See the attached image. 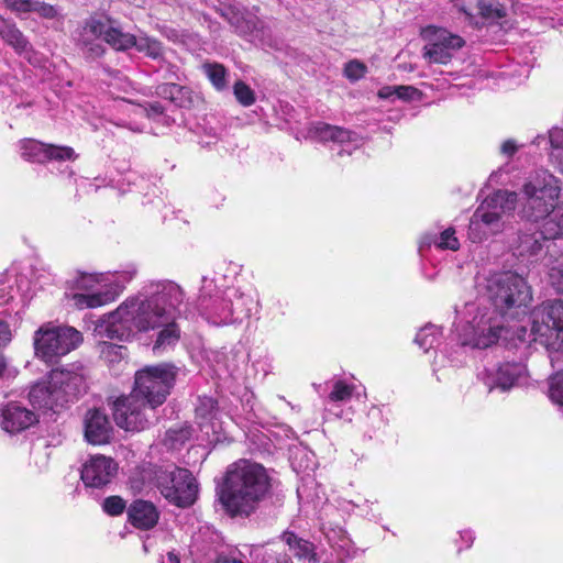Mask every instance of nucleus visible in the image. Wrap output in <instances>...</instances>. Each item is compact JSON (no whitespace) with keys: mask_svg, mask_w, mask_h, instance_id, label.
<instances>
[{"mask_svg":"<svg viewBox=\"0 0 563 563\" xmlns=\"http://www.w3.org/2000/svg\"><path fill=\"white\" fill-rule=\"evenodd\" d=\"M273 478L257 462L240 459L229 464L217 485V498L230 518H249L272 495Z\"/></svg>","mask_w":563,"mask_h":563,"instance_id":"f257e3e1","label":"nucleus"},{"mask_svg":"<svg viewBox=\"0 0 563 563\" xmlns=\"http://www.w3.org/2000/svg\"><path fill=\"white\" fill-rule=\"evenodd\" d=\"M86 388L81 368L53 369L48 380L32 386L29 398L34 408L57 412L66 404L74 401Z\"/></svg>","mask_w":563,"mask_h":563,"instance_id":"f03ea898","label":"nucleus"},{"mask_svg":"<svg viewBox=\"0 0 563 563\" xmlns=\"http://www.w3.org/2000/svg\"><path fill=\"white\" fill-rule=\"evenodd\" d=\"M100 41L117 51H126L136 44L135 36L123 32L113 20L106 16H90L77 31L76 42L86 57L96 59L106 52Z\"/></svg>","mask_w":563,"mask_h":563,"instance_id":"7ed1b4c3","label":"nucleus"},{"mask_svg":"<svg viewBox=\"0 0 563 563\" xmlns=\"http://www.w3.org/2000/svg\"><path fill=\"white\" fill-rule=\"evenodd\" d=\"M145 479L174 506L188 508L197 500L198 484L187 468L178 466L165 468L151 464L146 468L143 467V483Z\"/></svg>","mask_w":563,"mask_h":563,"instance_id":"20e7f679","label":"nucleus"},{"mask_svg":"<svg viewBox=\"0 0 563 563\" xmlns=\"http://www.w3.org/2000/svg\"><path fill=\"white\" fill-rule=\"evenodd\" d=\"M82 342V334L73 327L45 323L34 333L35 355L47 364L75 350Z\"/></svg>","mask_w":563,"mask_h":563,"instance_id":"39448f33","label":"nucleus"},{"mask_svg":"<svg viewBox=\"0 0 563 563\" xmlns=\"http://www.w3.org/2000/svg\"><path fill=\"white\" fill-rule=\"evenodd\" d=\"M487 291L493 306L501 314L527 307L532 300L531 287L522 276L514 272L497 275L490 280Z\"/></svg>","mask_w":563,"mask_h":563,"instance_id":"423d86ee","label":"nucleus"},{"mask_svg":"<svg viewBox=\"0 0 563 563\" xmlns=\"http://www.w3.org/2000/svg\"><path fill=\"white\" fill-rule=\"evenodd\" d=\"M141 331V300L131 297L115 311L99 319L93 328L96 336L125 341Z\"/></svg>","mask_w":563,"mask_h":563,"instance_id":"0eeeda50","label":"nucleus"},{"mask_svg":"<svg viewBox=\"0 0 563 563\" xmlns=\"http://www.w3.org/2000/svg\"><path fill=\"white\" fill-rule=\"evenodd\" d=\"M561 191L560 181L548 172H539L523 185V194L527 198L526 211L528 216L538 221H545L556 206Z\"/></svg>","mask_w":563,"mask_h":563,"instance_id":"6e6552de","label":"nucleus"},{"mask_svg":"<svg viewBox=\"0 0 563 563\" xmlns=\"http://www.w3.org/2000/svg\"><path fill=\"white\" fill-rule=\"evenodd\" d=\"M531 332L548 350L563 352V300L547 301L536 309Z\"/></svg>","mask_w":563,"mask_h":563,"instance_id":"1a4fd4ad","label":"nucleus"},{"mask_svg":"<svg viewBox=\"0 0 563 563\" xmlns=\"http://www.w3.org/2000/svg\"><path fill=\"white\" fill-rule=\"evenodd\" d=\"M177 367L172 363L143 366V400L153 409L162 406L173 389Z\"/></svg>","mask_w":563,"mask_h":563,"instance_id":"9d476101","label":"nucleus"},{"mask_svg":"<svg viewBox=\"0 0 563 563\" xmlns=\"http://www.w3.org/2000/svg\"><path fill=\"white\" fill-rule=\"evenodd\" d=\"M71 301L78 309H93L104 306L115 298L103 274H80L74 282Z\"/></svg>","mask_w":563,"mask_h":563,"instance_id":"9b49d317","label":"nucleus"},{"mask_svg":"<svg viewBox=\"0 0 563 563\" xmlns=\"http://www.w3.org/2000/svg\"><path fill=\"white\" fill-rule=\"evenodd\" d=\"M420 36L427 42L423 47V57L435 64H449L453 57V52L465 45V41L460 35L452 34L446 29L435 25L422 27Z\"/></svg>","mask_w":563,"mask_h":563,"instance_id":"f8f14e48","label":"nucleus"},{"mask_svg":"<svg viewBox=\"0 0 563 563\" xmlns=\"http://www.w3.org/2000/svg\"><path fill=\"white\" fill-rule=\"evenodd\" d=\"M134 388L128 396H121L113 402V419L125 431H139L141 423V369L134 374Z\"/></svg>","mask_w":563,"mask_h":563,"instance_id":"ddd939ff","label":"nucleus"},{"mask_svg":"<svg viewBox=\"0 0 563 563\" xmlns=\"http://www.w3.org/2000/svg\"><path fill=\"white\" fill-rule=\"evenodd\" d=\"M18 148L23 159L30 163L43 164L47 161H74L77 155L69 146L45 144L34 139H23L18 142Z\"/></svg>","mask_w":563,"mask_h":563,"instance_id":"4468645a","label":"nucleus"},{"mask_svg":"<svg viewBox=\"0 0 563 563\" xmlns=\"http://www.w3.org/2000/svg\"><path fill=\"white\" fill-rule=\"evenodd\" d=\"M118 473V463L110 456H89L80 470V478L86 487L101 489L109 485Z\"/></svg>","mask_w":563,"mask_h":563,"instance_id":"2eb2a0df","label":"nucleus"},{"mask_svg":"<svg viewBox=\"0 0 563 563\" xmlns=\"http://www.w3.org/2000/svg\"><path fill=\"white\" fill-rule=\"evenodd\" d=\"M148 329L157 330L156 339L152 345V352L155 356L174 349L181 339V329L175 317L144 319L143 331Z\"/></svg>","mask_w":563,"mask_h":563,"instance_id":"dca6fc26","label":"nucleus"},{"mask_svg":"<svg viewBox=\"0 0 563 563\" xmlns=\"http://www.w3.org/2000/svg\"><path fill=\"white\" fill-rule=\"evenodd\" d=\"M36 415L25 407L10 402L0 410V423L8 433H18L34 424Z\"/></svg>","mask_w":563,"mask_h":563,"instance_id":"f3484780","label":"nucleus"},{"mask_svg":"<svg viewBox=\"0 0 563 563\" xmlns=\"http://www.w3.org/2000/svg\"><path fill=\"white\" fill-rule=\"evenodd\" d=\"M112 426L102 411L89 410L85 417V438L93 445L109 443L112 437Z\"/></svg>","mask_w":563,"mask_h":563,"instance_id":"a211bd4d","label":"nucleus"},{"mask_svg":"<svg viewBox=\"0 0 563 563\" xmlns=\"http://www.w3.org/2000/svg\"><path fill=\"white\" fill-rule=\"evenodd\" d=\"M547 228L548 223L543 221L539 228L530 227L522 231L518 236L517 254L522 257L539 255L542 252L544 242L556 239V236H550L547 233Z\"/></svg>","mask_w":563,"mask_h":563,"instance_id":"6ab92c4d","label":"nucleus"},{"mask_svg":"<svg viewBox=\"0 0 563 563\" xmlns=\"http://www.w3.org/2000/svg\"><path fill=\"white\" fill-rule=\"evenodd\" d=\"M155 291L146 299V318H169L173 317L167 307L173 306V297L179 294L178 288L173 284H157Z\"/></svg>","mask_w":563,"mask_h":563,"instance_id":"aec40b11","label":"nucleus"},{"mask_svg":"<svg viewBox=\"0 0 563 563\" xmlns=\"http://www.w3.org/2000/svg\"><path fill=\"white\" fill-rule=\"evenodd\" d=\"M155 93L179 108H190L194 104L192 91L185 86L165 82L156 87Z\"/></svg>","mask_w":563,"mask_h":563,"instance_id":"412c9836","label":"nucleus"},{"mask_svg":"<svg viewBox=\"0 0 563 563\" xmlns=\"http://www.w3.org/2000/svg\"><path fill=\"white\" fill-rule=\"evenodd\" d=\"M219 402L210 396H199L195 407V420L200 429H203L217 418Z\"/></svg>","mask_w":563,"mask_h":563,"instance_id":"4be33fe9","label":"nucleus"},{"mask_svg":"<svg viewBox=\"0 0 563 563\" xmlns=\"http://www.w3.org/2000/svg\"><path fill=\"white\" fill-rule=\"evenodd\" d=\"M0 37L18 54L27 53L31 49V45L26 37L16 27V25L9 20L0 30Z\"/></svg>","mask_w":563,"mask_h":563,"instance_id":"5701e85b","label":"nucleus"},{"mask_svg":"<svg viewBox=\"0 0 563 563\" xmlns=\"http://www.w3.org/2000/svg\"><path fill=\"white\" fill-rule=\"evenodd\" d=\"M312 131L314 135L323 142L332 141L344 143L351 141V132L338 125L318 122L313 125Z\"/></svg>","mask_w":563,"mask_h":563,"instance_id":"b1692460","label":"nucleus"},{"mask_svg":"<svg viewBox=\"0 0 563 563\" xmlns=\"http://www.w3.org/2000/svg\"><path fill=\"white\" fill-rule=\"evenodd\" d=\"M284 541L289 545L290 550L294 551L295 556L298 559H305L317 562L314 547L311 542L297 537L294 532H285Z\"/></svg>","mask_w":563,"mask_h":563,"instance_id":"393cba45","label":"nucleus"},{"mask_svg":"<svg viewBox=\"0 0 563 563\" xmlns=\"http://www.w3.org/2000/svg\"><path fill=\"white\" fill-rule=\"evenodd\" d=\"M477 14L490 23L507 16V8L498 0H477Z\"/></svg>","mask_w":563,"mask_h":563,"instance_id":"a878e982","label":"nucleus"},{"mask_svg":"<svg viewBox=\"0 0 563 563\" xmlns=\"http://www.w3.org/2000/svg\"><path fill=\"white\" fill-rule=\"evenodd\" d=\"M551 145L550 159L553 166L563 174V129L554 128L549 133Z\"/></svg>","mask_w":563,"mask_h":563,"instance_id":"bb28decb","label":"nucleus"},{"mask_svg":"<svg viewBox=\"0 0 563 563\" xmlns=\"http://www.w3.org/2000/svg\"><path fill=\"white\" fill-rule=\"evenodd\" d=\"M101 360L109 365H114L124 360L126 349L123 345L101 341L97 345Z\"/></svg>","mask_w":563,"mask_h":563,"instance_id":"cd10ccee","label":"nucleus"},{"mask_svg":"<svg viewBox=\"0 0 563 563\" xmlns=\"http://www.w3.org/2000/svg\"><path fill=\"white\" fill-rule=\"evenodd\" d=\"M545 222L548 223L547 233L550 236L563 238V200L556 202L553 213Z\"/></svg>","mask_w":563,"mask_h":563,"instance_id":"c85d7f7f","label":"nucleus"},{"mask_svg":"<svg viewBox=\"0 0 563 563\" xmlns=\"http://www.w3.org/2000/svg\"><path fill=\"white\" fill-rule=\"evenodd\" d=\"M355 391V386L347 384L342 379L333 384V388L329 394V400L332 402L347 401L352 398Z\"/></svg>","mask_w":563,"mask_h":563,"instance_id":"c756f323","label":"nucleus"},{"mask_svg":"<svg viewBox=\"0 0 563 563\" xmlns=\"http://www.w3.org/2000/svg\"><path fill=\"white\" fill-rule=\"evenodd\" d=\"M516 367L509 363L503 364L497 369L496 383L504 390L510 388L517 380Z\"/></svg>","mask_w":563,"mask_h":563,"instance_id":"7c9ffc66","label":"nucleus"},{"mask_svg":"<svg viewBox=\"0 0 563 563\" xmlns=\"http://www.w3.org/2000/svg\"><path fill=\"white\" fill-rule=\"evenodd\" d=\"M194 429L190 424H184L179 428L169 429L166 432V439L172 448H177L190 440Z\"/></svg>","mask_w":563,"mask_h":563,"instance_id":"2f4dec72","label":"nucleus"},{"mask_svg":"<svg viewBox=\"0 0 563 563\" xmlns=\"http://www.w3.org/2000/svg\"><path fill=\"white\" fill-rule=\"evenodd\" d=\"M206 73L212 85L222 90L225 87L227 69L222 64L213 63L205 65Z\"/></svg>","mask_w":563,"mask_h":563,"instance_id":"473e14b6","label":"nucleus"},{"mask_svg":"<svg viewBox=\"0 0 563 563\" xmlns=\"http://www.w3.org/2000/svg\"><path fill=\"white\" fill-rule=\"evenodd\" d=\"M233 93L238 102L243 107H251L256 98L252 88L242 80H238L233 86Z\"/></svg>","mask_w":563,"mask_h":563,"instance_id":"72a5a7b5","label":"nucleus"},{"mask_svg":"<svg viewBox=\"0 0 563 563\" xmlns=\"http://www.w3.org/2000/svg\"><path fill=\"white\" fill-rule=\"evenodd\" d=\"M504 331V327L495 325L489 327L487 330L483 331L482 334L478 335L475 342V346L479 349H486L497 343L501 332Z\"/></svg>","mask_w":563,"mask_h":563,"instance_id":"f704fd0d","label":"nucleus"},{"mask_svg":"<svg viewBox=\"0 0 563 563\" xmlns=\"http://www.w3.org/2000/svg\"><path fill=\"white\" fill-rule=\"evenodd\" d=\"M257 563H294L290 555L285 551L263 549L257 554Z\"/></svg>","mask_w":563,"mask_h":563,"instance_id":"c9c22d12","label":"nucleus"},{"mask_svg":"<svg viewBox=\"0 0 563 563\" xmlns=\"http://www.w3.org/2000/svg\"><path fill=\"white\" fill-rule=\"evenodd\" d=\"M343 74L350 81H357L367 74V66L358 59H351L344 65Z\"/></svg>","mask_w":563,"mask_h":563,"instance_id":"e433bc0d","label":"nucleus"},{"mask_svg":"<svg viewBox=\"0 0 563 563\" xmlns=\"http://www.w3.org/2000/svg\"><path fill=\"white\" fill-rule=\"evenodd\" d=\"M549 397L555 404L563 406V371H559L551 376Z\"/></svg>","mask_w":563,"mask_h":563,"instance_id":"4c0bfd02","label":"nucleus"},{"mask_svg":"<svg viewBox=\"0 0 563 563\" xmlns=\"http://www.w3.org/2000/svg\"><path fill=\"white\" fill-rule=\"evenodd\" d=\"M102 510L112 517L120 516L126 508V501L120 496H109L102 501Z\"/></svg>","mask_w":563,"mask_h":563,"instance_id":"58836bf2","label":"nucleus"},{"mask_svg":"<svg viewBox=\"0 0 563 563\" xmlns=\"http://www.w3.org/2000/svg\"><path fill=\"white\" fill-rule=\"evenodd\" d=\"M433 243L441 250L457 251L460 249V242L453 228L445 229L440 234L439 240L433 241Z\"/></svg>","mask_w":563,"mask_h":563,"instance_id":"ea45409f","label":"nucleus"},{"mask_svg":"<svg viewBox=\"0 0 563 563\" xmlns=\"http://www.w3.org/2000/svg\"><path fill=\"white\" fill-rule=\"evenodd\" d=\"M159 520V511L151 501L143 500V530L154 528Z\"/></svg>","mask_w":563,"mask_h":563,"instance_id":"a19ab883","label":"nucleus"},{"mask_svg":"<svg viewBox=\"0 0 563 563\" xmlns=\"http://www.w3.org/2000/svg\"><path fill=\"white\" fill-rule=\"evenodd\" d=\"M501 218V212L499 211H485L483 208H478L473 218H472V224L482 222L486 225H492L495 223H498Z\"/></svg>","mask_w":563,"mask_h":563,"instance_id":"79ce46f5","label":"nucleus"},{"mask_svg":"<svg viewBox=\"0 0 563 563\" xmlns=\"http://www.w3.org/2000/svg\"><path fill=\"white\" fill-rule=\"evenodd\" d=\"M5 7L16 14L32 12L34 0H3Z\"/></svg>","mask_w":563,"mask_h":563,"instance_id":"37998d69","label":"nucleus"},{"mask_svg":"<svg viewBox=\"0 0 563 563\" xmlns=\"http://www.w3.org/2000/svg\"><path fill=\"white\" fill-rule=\"evenodd\" d=\"M128 523L141 529V499H135L128 508Z\"/></svg>","mask_w":563,"mask_h":563,"instance_id":"c03bdc74","label":"nucleus"},{"mask_svg":"<svg viewBox=\"0 0 563 563\" xmlns=\"http://www.w3.org/2000/svg\"><path fill=\"white\" fill-rule=\"evenodd\" d=\"M143 51H145L147 56L155 59L163 55V46L161 42L148 37H143Z\"/></svg>","mask_w":563,"mask_h":563,"instance_id":"a18cd8bd","label":"nucleus"},{"mask_svg":"<svg viewBox=\"0 0 563 563\" xmlns=\"http://www.w3.org/2000/svg\"><path fill=\"white\" fill-rule=\"evenodd\" d=\"M32 12L45 19H54L58 15V10L55 7L40 1L34 2Z\"/></svg>","mask_w":563,"mask_h":563,"instance_id":"49530a36","label":"nucleus"},{"mask_svg":"<svg viewBox=\"0 0 563 563\" xmlns=\"http://www.w3.org/2000/svg\"><path fill=\"white\" fill-rule=\"evenodd\" d=\"M394 91L398 99L410 100L418 92V89L412 86H397L394 87Z\"/></svg>","mask_w":563,"mask_h":563,"instance_id":"de8ad7c7","label":"nucleus"},{"mask_svg":"<svg viewBox=\"0 0 563 563\" xmlns=\"http://www.w3.org/2000/svg\"><path fill=\"white\" fill-rule=\"evenodd\" d=\"M11 341V331L9 325L0 320V349L5 346Z\"/></svg>","mask_w":563,"mask_h":563,"instance_id":"09e8293b","label":"nucleus"},{"mask_svg":"<svg viewBox=\"0 0 563 563\" xmlns=\"http://www.w3.org/2000/svg\"><path fill=\"white\" fill-rule=\"evenodd\" d=\"M145 110H146V115L148 118L161 117L164 114V111H165L164 107L158 101L148 103V107L145 108Z\"/></svg>","mask_w":563,"mask_h":563,"instance_id":"8fccbe9b","label":"nucleus"},{"mask_svg":"<svg viewBox=\"0 0 563 563\" xmlns=\"http://www.w3.org/2000/svg\"><path fill=\"white\" fill-rule=\"evenodd\" d=\"M501 152L507 156H512L517 152V145L514 141L507 140L501 145Z\"/></svg>","mask_w":563,"mask_h":563,"instance_id":"3c124183","label":"nucleus"},{"mask_svg":"<svg viewBox=\"0 0 563 563\" xmlns=\"http://www.w3.org/2000/svg\"><path fill=\"white\" fill-rule=\"evenodd\" d=\"M377 95L380 99H388L395 95L394 87L385 86L378 90Z\"/></svg>","mask_w":563,"mask_h":563,"instance_id":"603ef678","label":"nucleus"},{"mask_svg":"<svg viewBox=\"0 0 563 563\" xmlns=\"http://www.w3.org/2000/svg\"><path fill=\"white\" fill-rule=\"evenodd\" d=\"M167 563H180L179 555L174 551L167 553Z\"/></svg>","mask_w":563,"mask_h":563,"instance_id":"864d4df0","label":"nucleus"},{"mask_svg":"<svg viewBox=\"0 0 563 563\" xmlns=\"http://www.w3.org/2000/svg\"><path fill=\"white\" fill-rule=\"evenodd\" d=\"M7 362L2 355H0V377L2 376L3 372L5 371Z\"/></svg>","mask_w":563,"mask_h":563,"instance_id":"5fc2aeb1","label":"nucleus"},{"mask_svg":"<svg viewBox=\"0 0 563 563\" xmlns=\"http://www.w3.org/2000/svg\"><path fill=\"white\" fill-rule=\"evenodd\" d=\"M217 563H244V562H242L241 560H236V559H224V560H219Z\"/></svg>","mask_w":563,"mask_h":563,"instance_id":"6e6d98bb","label":"nucleus"},{"mask_svg":"<svg viewBox=\"0 0 563 563\" xmlns=\"http://www.w3.org/2000/svg\"><path fill=\"white\" fill-rule=\"evenodd\" d=\"M504 195L505 194H501L500 191H498L495 197L493 198L494 201H498L499 199H503L504 198Z\"/></svg>","mask_w":563,"mask_h":563,"instance_id":"4d7b16f0","label":"nucleus"},{"mask_svg":"<svg viewBox=\"0 0 563 563\" xmlns=\"http://www.w3.org/2000/svg\"><path fill=\"white\" fill-rule=\"evenodd\" d=\"M8 20L3 19L2 16H0V30L2 29V26H4L5 22Z\"/></svg>","mask_w":563,"mask_h":563,"instance_id":"13d9d810","label":"nucleus"},{"mask_svg":"<svg viewBox=\"0 0 563 563\" xmlns=\"http://www.w3.org/2000/svg\"><path fill=\"white\" fill-rule=\"evenodd\" d=\"M128 533V528L125 527L124 530L120 533L121 538H125Z\"/></svg>","mask_w":563,"mask_h":563,"instance_id":"bf43d9fd","label":"nucleus"}]
</instances>
